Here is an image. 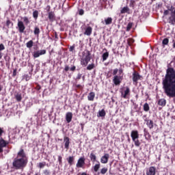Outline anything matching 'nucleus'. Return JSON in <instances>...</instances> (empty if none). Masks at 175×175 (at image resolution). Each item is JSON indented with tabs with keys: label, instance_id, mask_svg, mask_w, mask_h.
<instances>
[{
	"label": "nucleus",
	"instance_id": "20e7f679",
	"mask_svg": "<svg viewBox=\"0 0 175 175\" xmlns=\"http://www.w3.org/2000/svg\"><path fill=\"white\" fill-rule=\"evenodd\" d=\"M169 12H171L170 16L168 18V23L171 25H175V8L172 6L170 9L164 11V16H167Z\"/></svg>",
	"mask_w": 175,
	"mask_h": 175
},
{
	"label": "nucleus",
	"instance_id": "aec40b11",
	"mask_svg": "<svg viewBox=\"0 0 175 175\" xmlns=\"http://www.w3.org/2000/svg\"><path fill=\"white\" fill-rule=\"evenodd\" d=\"M88 100H94L95 99V93L94 92H90L88 96Z\"/></svg>",
	"mask_w": 175,
	"mask_h": 175
},
{
	"label": "nucleus",
	"instance_id": "cd10ccee",
	"mask_svg": "<svg viewBox=\"0 0 175 175\" xmlns=\"http://www.w3.org/2000/svg\"><path fill=\"white\" fill-rule=\"evenodd\" d=\"M15 98L17 100V102H21V99H23V97L21 96V94L17 93L15 95Z\"/></svg>",
	"mask_w": 175,
	"mask_h": 175
},
{
	"label": "nucleus",
	"instance_id": "a19ab883",
	"mask_svg": "<svg viewBox=\"0 0 175 175\" xmlns=\"http://www.w3.org/2000/svg\"><path fill=\"white\" fill-rule=\"evenodd\" d=\"M23 21L27 25L29 24V20L28 19V17H27V16L23 17Z\"/></svg>",
	"mask_w": 175,
	"mask_h": 175
},
{
	"label": "nucleus",
	"instance_id": "0e129e2a",
	"mask_svg": "<svg viewBox=\"0 0 175 175\" xmlns=\"http://www.w3.org/2000/svg\"><path fill=\"white\" fill-rule=\"evenodd\" d=\"M2 88H3V87H2V85H0V92L1 91H2Z\"/></svg>",
	"mask_w": 175,
	"mask_h": 175
},
{
	"label": "nucleus",
	"instance_id": "c85d7f7f",
	"mask_svg": "<svg viewBox=\"0 0 175 175\" xmlns=\"http://www.w3.org/2000/svg\"><path fill=\"white\" fill-rule=\"evenodd\" d=\"M27 49H31L33 46V41L30 40L26 43Z\"/></svg>",
	"mask_w": 175,
	"mask_h": 175
},
{
	"label": "nucleus",
	"instance_id": "6e6d98bb",
	"mask_svg": "<svg viewBox=\"0 0 175 175\" xmlns=\"http://www.w3.org/2000/svg\"><path fill=\"white\" fill-rule=\"evenodd\" d=\"M172 42H173L172 47H173V49H175V40H173Z\"/></svg>",
	"mask_w": 175,
	"mask_h": 175
},
{
	"label": "nucleus",
	"instance_id": "e433bc0d",
	"mask_svg": "<svg viewBox=\"0 0 175 175\" xmlns=\"http://www.w3.org/2000/svg\"><path fill=\"white\" fill-rule=\"evenodd\" d=\"M39 16V12H38V10H36L33 12V18H38V16Z\"/></svg>",
	"mask_w": 175,
	"mask_h": 175
},
{
	"label": "nucleus",
	"instance_id": "2f4dec72",
	"mask_svg": "<svg viewBox=\"0 0 175 175\" xmlns=\"http://www.w3.org/2000/svg\"><path fill=\"white\" fill-rule=\"evenodd\" d=\"M100 168V163H98V164H96L94 167H93V169L94 170V172H98V170H99V169Z\"/></svg>",
	"mask_w": 175,
	"mask_h": 175
},
{
	"label": "nucleus",
	"instance_id": "e2e57ef3",
	"mask_svg": "<svg viewBox=\"0 0 175 175\" xmlns=\"http://www.w3.org/2000/svg\"><path fill=\"white\" fill-rule=\"evenodd\" d=\"M0 59H2V53L0 52Z\"/></svg>",
	"mask_w": 175,
	"mask_h": 175
},
{
	"label": "nucleus",
	"instance_id": "9d476101",
	"mask_svg": "<svg viewBox=\"0 0 175 175\" xmlns=\"http://www.w3.org/2000/svg\"><path fill=\"white\" fill-rule=\"evenodd\" d=\"M113 83L115 85H120V84H121V76L115 75L113 79Z\"/></svg>",
	"mask_w": 175,
	"mask_h": 175
},
{
	"label": "nucleus",
	"instance_id": "680f3d73",
	"mask_svg": "<svg viewBox=\"0 0 175 175\" xmlns=\"http://www.w3.org/2000/svg\"><path fill=\"white\" fill-rule=\"evenodd\" d=\"M119 73H120V75H121V73H122V69L119 70Z\"/></svg>",
	"mask_w": 175,
	"mask_h": 175
},
{
	"label": "nucleus",
	"instance_id": "69168bd1",
	"mask_svg": "<svg viewBox=\"0 0 175 175\" xmlns=\"http://www.w3.org/2000/svg\"><path fill=\"white\" fill-rule=\"evenodd\" d=\"M81 175H87L85 172H83Z\"/></svg>",
	"mask_w": 175,
	"mask_h": 175
},
{
	"label": "nucleus",
	"instance_id": "6ab92c4d",
	"mask_svg": "<svg viewBox=\"0 0 175 175\" xmlns=\"http://www.w3.org/2000/svg\"><path fill=\"white\" fill-rule=\"evenodd\" d=\"M157 105L159 106H166V100L165 98H161L158 100Z\"/></svg>",
	"mask_w": 175,
	"mask_h": 175
},
{
	"label": "nucleus",
	"instance_id": "774afa93",
	"mask_svg": "<svg viewBox=\"0 0 175 175\" xmlns=\"http://www.w3.org/2000/svg\"><path fill=\"white\" fill-rule=\"evenodd\" d=\"M10 3H12V0H8Z\"/></svg>",
	"mask_w": 175,
	"mask_h": 175
},
{
	"label": "nucleus",
	"instance_id": "13d9d810",
	"mask_svg": "<svg viewBox=\"0 0 175 175\" xmlns=\"http://www.w3.org/2000/svg\"><path fill=\"white\" fill-rule=\"evenodd\" d=\"M81 130L83 131V129H84V124H83V123H81Z\"/></svg>",
	"mask_w": 175,
	"mask_h": 175
},
{
	"label": "nucleus",
	"instance_id": "4468645a",
	"mask_svg": "<svg viewBox=\"0 0 175 175\" xmlns=\"http://www.w3.org/2000/svg\"><path fill=\"white\" fill-rule=\"evenodd\" d=\"M131 137L132 140H135V139H139V132L137 131H132Z\"/></svg>",
	"mask_w": 175,
	"mask_h": 175
},
{
	"label": "nucleus",
	"instance_id": "0eeeda50",
	"mask_svg": "<svg viewBox=\"0 0 175 175\" xmlns=\"http://www.w3.org/2000/svg\"><path fill=\"white\" fill-rule=\"evenodd\" d=\"M142 76L139 75V72L134 71L133 73V83H135V84H137V81L140 80Z\"/></svg>",
	"mask_w": 175,
	"mask_h": 175
},
{
	"label": "nucleus",
	"instance_id": "423d86ee",
	"mask_svg": "<svg viewBox=\"0 0 175 175\" xmlns=\"http://www.w3.org/2000/svg\"><path fill=\"white\" fill-rule=\"evenodd\" d=\"M84 165H85V158H79L76 165L77 167H83Z\"/></svg>",
	"mask_w": 175,
	"mask_h": 175
},
{
	"label": "nucleus",
	"instance_id": "052dcab7",
	"mask_svg": "<svg viewBox=\"0 0 175 175\" xmlns=\"http://www.w3.org/2000/svg\"><path fill=\"white\" fill-rule=\"evenodd\" d=\"M40 88H41V87H40V85H38V86H37L36 90H37L38 91H39V90H40Z\"/></svg>",
	"mask_w": 175,
	"mask_h": 175
},
{
	"label": "nucleus",
	"instance_id": "ea45409f",
	"mask_svg": "<svg viewBox=\"0 0 175 175\" xmlns=\"http://www.w3.org/2000/svg\"><path fill=\"white\" fill-rule=\"evenodd\" d=\"M100 173L101 174H106V173H107V168L106 167L102 168L100 170Z\"/></svg>",
	"mask_w": 175,
	"mask_h": 175
},
{
	"label": "nucleus",
	"instance_id": "58836bf2",
	"mask_svg": "<svg viewBox=\"0 0 175 175\" xmlns=\"http://www.w3.org/2000/svg\"><path fill=\"white\" fill-rule=\"evenodd\" d=\"M133 25V24L132 23H129L128 25H127V27H126V31H131V29L132 28V26Z\"/></svg>",
	"mask_w": 175,
	"mask_h": 175
},
{
	"label": "nucleus",
	"instance_id": "c9c22d12",
	"mask_svg": "<svg viewBox=\"0 0 175 175\" xmlns=\"http://www.w3.org/2000/svg\"><path fill=\"white\" fill-rule=\"evenodd\" d=\"M33 33L34 35H39V33H40V29H39V27H35Z\"/></svg>",
	"mask_w": 175,
	"mask_h": 175
},
{
	"label": "nucleus",
	"instance_id": "c03bdc74",
	"mask_svg": "<svg viewBox=\"0 0 175 175\" xmlns=\"http://www.w3.org/2000/svg\"><path fill=\"white\" fill-rule=\"evenodd\" d=\"M17 75V69H14V71H13V74H12V76L13 77H16Z\"/></svg>",
	"mask_w": 175,
	"mask_h": 175
},
{
	"label": "nucleus",
	"instance_id": "473e14b6",
	"mask_svg": "<svg viewBox=\"0 0 175 175\" xmlns=\"http://www.w3.org/2000/svg\"><path fill=\"white\" fill-rule=\"evenodd\" d=\"M133 142H134L135 143V146H136V147H140V141H139V139H135V140H133Z\"/></svg>",
	"mask_w": 175,
	"mask_h": 175
},
{
	"label": "nucleus",
	"instance_id": "39448f33",
	"mask_svg": "<svg viewBox=\"0 0 175 175\" xmlns=\"http://www.w3.org/2000/svg\"><path fill=\"white\" fill-rule=\"evenodd\" d=\"M46 54V50L42 49L37 51L33 52V57L34 58H38V57H40V55H44Z\"/></svg>",
	"mask_w": 175,
	"mask_h": 175
},
{
	"label": "nucleus",
	"instance_id": "5fc2aeb1",
	"mask_svg": "<svg viewBox=\"0 0 175 175\" xmlns=\"http://www.w3.org/2000/svg\"><path fill=\"white\" fill-rule=\"evenodd\" d=\"M64 70H65L66 72H68V70H69V67H68V66H65V68H64Z\"/></svg>",
	"mask_w": 175,
	"mask_h": 175
},
{
	"label": "nucleus",
	"instance_id": "f704fd0d",
	"mask_svg": "<svg viewBox=\"0 0 175 175\" xmlns=\"http://www.w3.org/2000/svg\"><path fill=\"white\" fill-rule=\"evenodd\" d=\"M94 68H95V64H89L87 66V70H92V69H94Z\"/></svg>",
	"mask_w": 175,
	"mask_h": 175
},
{
	"label": "nucleus",
	"instance_id": "f03ea898",
	"mask_svg": "<svg viewBox=\"0 0 175 175\" xmlns=\"http://www.w3.org/2000/svg\"><path fill=\"white\" fill-rule=\"evenodd\" d=\"M28 163V157L24 151V149H21L18 152L17 156L12 162V166L16 170L24 169Z\"/></svg>",
	"mask_w": 175,
	"mask_h": 175
},
{
	"label": "nucleus",
	"instance_id": "5701e85b",
	"mask_svg": "<svg viewBox=\"0 0 175 175\" xmlns=\"http://www.w3.org/2000/svg\"><path fill=\"white\" fill-rule=\"evenodd\" d=\"M105 23L106 25H110V24L113 23V18H111V17H108L107 18L105 19Z\"/></svg>",
	"mask_w": 175,
	"mask_h": 175
},
{
	"label": "nucleus",
	"instance_id": "7ed1b4c3",
	"mask_svg": "<svg viewBox=\"0 0 175 175\" xmlns=\"http://www.w3.org/2000/svg\"><path fill=\"white\" fill-rule=\"evenodd\" d=\"M91 61V53L88 50L82 52V58L81 59V64L82 66H87L88 62Z\"/></svg>",
	"mask_w": 175,
	"mask_h": 175
},
{
	"label": "nucleus",
	"instance_id": "4d7b16f0",
	"mask_svg": "<svg viewBox=\"0 0 175 175\" xmlns=\"http://www.w3.org/2000/svg\"><path fill=\"white\" fill-rule=\"evenodd\" d=\"M3 152V148L2 146H0V153Z\"/></svg>",
	"mask_w": 175,
	"mask_h": 175
},
{
	"label": "nucleus",
	"instance_id": "ddd939ff",
	"mask_svg": "<svg viewBox=\"0 0 175 175\" xmlns=\"http://www.w3.org/2000/svg\"><path fill=\"white\" fill-rule=\"evenodd\" d=\"M145 122H146V125L149 129H152V128H154V122L152 120L145 119Z\"/></svg>",
	"mask_w": 175,
	"mask_h": 175
},
{
	"label": "nucleus",
	"instance_id": "b1692460",
	"mask_svg": "<svg viewBox=\"0 0 175 175\" xmlns=\"http://www.w3.org/2000/svg\"><path fill=\"white\" fill-rule=\"evenodd\" d=\"M144 135L146 139H150V137H151V135H150V133H148V131L146 130V129H144Z\"/></svg>",
	"mask_w": 175,
	"mask_h": 175
},
{
	"label": "nucleus",
	"instance_id": "4c0bfd02",
	"mask_svg": "<svg viewBox=\"0 0 175 175\" xmlns=\"http://www.w3.org/2000/svg\"><path fill=\"white\" fill-rule=\"evenodd\" d=\"M45 166L46 162L39 163L38 164V167H40V169H43V167H44Z\"/></svg>",
	"mask_w": 175,
	"mask_h": 175
},
{
	"label": "nucleus",
	"instance_id": "a18cd8bd",
	"mask_svg": "<svg viewBox=\"0 0 175 175\" xmlns=\"http://www.w3.org/2000/svg\"><path fill=\"white\" fill-rule=\"evenodd\" d=\"M117 73H118V69L116 68L113 70V76H116V75H117Z\"/></svg>",
	"mask_w": 175,
	"mask_h": 175
},
{
	"label": "nucleus",
	"instance_id": "bf43d9fd",
	"mask_svg": "<svg viewBox=\"0 0 175 175\" xmlns=\"http://www.w3.org/2000/svg\"><path fill=\"white\" fill-rule=\"evenodd\" d=\"M46 9H47V12H50V5H48L46 7Z\"/></svg>",
	"mask_w": 175,
	"mask_h": 175
},
{
	"label": "nucleus",
	"instance_id": "bb28decb",
	"mask_svg": "<svg viewBox=\"0 0 175 175\" xmlns=\"http://www.w3.org/2000/svg\"><path fill=\"white\" fill-rule=\"evenodd\" d=\"M6 141H5L3 138H0V147H5L7 146Z\"/></svg>",
	"mask_w": 175,
	"mask_h": 175
},
{
	"label": "nucleus",
	"instance_id": "2eb2a0df",
	"mask_svg": "<svg viewBox=\"0 0 175 175\" xmlns=\"http://www.w3.org/2000/svg\"><path fill=\"white\" fill-rule=\"evenodd\" d=\"M73 117V114L71 112H68L66 114V120L69 124L72 121V118Z\"/></svg>",
	"mask_w": 175,
	"mask_h": 175
},
{
	"label": "nucleus",
	"instance_id": "f3484780",
	"mask_svg": "<svg viewBox=\"0 0 175 175\" xmlns=\"http://www.w3.org/2000/svg\"><path fill=\"white\" fill-rule=\"evenodd\" d=\"M130 9L129 8L128 6L124 7L121 10H120V14H124V13H127L128 14H130Z\"/></svg>",
	"mask_w": 175,
	"mask_h": 175
},
{
	"label": "nucleus",
	"instance_id": "864d4df0",
	"mask_svg": "<svg viewBox=\"0 0 175 175\" xmlns=\"http://www.w3.org/2000/svg\"><path fill=\"white\" fill-rule=\"evenodd\" d=\"M79 14H80V16H83V14H84V10H79Z\"/></svg>",
	"mask_w": 175,
	"mask_h": 175
},
{
	"label": "nucleus",
	"instance_id": "f257e3e1",
	"mask_svg": "<svg viewBox=\"0 0 175 175\" xmlns=\"http://www.w3.org/2000/svg\"><path fill=\"white\" fill-rule=\"evenodd\" d=\"M164 94L168 98H175V69L168 67L162 81Z\"/></svg>",
	"mask_w": 175,
	"mask_h": 175
},
{
	"label": "nucleus",
	"instance_id": "c756f323",
	"mask_svg": "<svg viewBox=\"0 0 175 175\" xmlns=\"http://www.w3.org/2000/svg\"><path fill=\"white\" fill-rule=\"evenodd\" d=\"M109 58V52H105L103 54V61H106Z\"/></svg>",
	"mask_w": 175,
	"mask_h": 175
},
{
	"label": "nucleus",
	"instance_id": "412c9836",
	"mask_svg": "<svg viewBox=\"0 0 175 175\" xmlns=\"http://www.w3.org/2000/svg\"><path fill=\"white\" fill-rule=\"evenodd\" d=\"M68 163L70 166L73 165V162H75V157L73 156H70L67 159Z\"/></svg>",
	"mask_w": 175,
	"mask_h": 175
},
{
	"label": "nucleus",
	"instance_id": "6e6552de",
	"mask_svg": "<svg viewBox=\"0 0 175 175\" xmlns=\"http://www.w3.org/2000/svg\"><path fill=\"white\" fill-rule=\"evenodd\" d=\"M18 31L21 33H23L24 31L25 30V25H24V23L21 21H18Z\"/></svg>",
	"mask_w": 175,
	"mask_h": 175
},
{
	"label": "nucleus",
	"instance_id": "9b49d317",
	"mask_svg": "<svg viewBox=\"0 0 175 175\" xmlns=\"http://www.w3.org/2000/svg\"><path fill=\"white\" fill-rule=\"evenodd\" d=\"M109 158H110V154L105 153L100 159L101 163H107Z\"/></svg>",
	"mask_w": 175,
	"mask_h": 175
},
{
	"label": "nucleus",
	"instance_id": "3c124183",
	"mask_svg": "<svg viewBox=\"0 0 175 175\" xmlns=\"http://www.w3.org/2000/svg\"><path fill=\"white\" fill-rule=\"evenodd\" d=\"M70 70H71L72 72H75V70H76V66H73L70 68Z\"/></svg>",
	"mask_w": 175,
	"mask_h": 175
},
{
	"label": "nucleus",
	"instance_id": "1a4fd4ad",
	"mask_svg": "<svg viewBox=\"0 0 175 175\" xmlns=\"http://www.w3.org/2000/svg\"><path fill=\"white\" fill-rule=\"evenodd\" d=\"M157 173V168L154 166L150 167L146 171V175H155Z\"/></svg>",
	"mask_w": 175,
	"mask_h": 175
},
{
	"label": "nucleus",
	"instance_id": "de8ad7c7",
	"mask_svg": "<svg viewBox=\"0 0 175 175\" xmlns=\"http://www.w3.org/2000/svg\"><path fill=\"white\" fill-rule=\"evenodd\" d=\"M58 161L59 164L62 163V157L58 156Z\"/></svg>",
	"mask_w": 175,
	"mask_h": 175
},
{
	"label": "nucleus",
	"instance_id": "603ef678",
	"mask_svg": "<svg viewBox=\"0 0 175 175\" xmlns=\"http://www.w3.org/2000/svg\"><path fill=\"white\" fill-rule=\"evenodd\" d=\"M73 50H75V45L71 46L69 49L70 51H73Z\"/></svg>",
	"mask_w": 175,
	"mask_h": 175
},
{
	"label": "nucleus",
	"instance_id": "a211bd4d",
	"mask_svg": "<svg viewBox=\"0 0 175 175\" xmlns=\"http://www.w3.org/2000/svg\"><path fill=\"white\" fill-rule=\"evenodd\" d=\"M92 33V27H88L84 32V35H87L88 36H90Z\"/></svg>",
	"mask_w": 175,
	"mask_h": 175
},
{
	"label": "nucleus",
	"instance_id": "f8f14e48",
	"mask_svg": "<svg viewBox=\"0 0 175 175\" xmlns=\"http://www.w3.org/2000/svg\"><path fill=\"white\" fill-rule=\"evenodd\" d=\"M64 147L66 150H69V144H70V139L68 137H64Z\"/></svg>",
	"mask_w": 175,
	"mask_h": 175
},
{
	"label": "nucleus",
	"instance_id": "37998d69",
	"mask_svg": "<svg viewBox=\"0 0 175 175\" xmlns=\"http://www.w3.org/2000/svg\"><path fill=\"white\" fill-rule=\"evenodd\" d=\"M2 50H5V45L0 44V51H2Z\"/></svg>",
	"mask_w": 175,
	"mask_h": 175
},
{
	"label": "nucleus",
	"instance_id": "49530a36",
	"mask_svg": "<svg viewBox=\"0 0 175 175\" xmlns=\"http://www.w3.org/2000/svg\"><path fill=\"white\" fill-rule=\"evenodd\" d=\"M5 24H6V26L8 27V28H9V25H10V24H12V21H10V20H8Z\"/></svg>",
	"mask_w": 175,
	"mask_h": 175
},
{
	"label": "nucleus",
	"instance_id": "a878e982",
	"mask_svg": "<svg viewBox=\"0 0 175 175\" xmlns=\"http://www.w3.org/2000/svg\"><path fill=\"white\" fill-rule=\"evenodd\" d=\"M131 92V90L129 88L126 87V90L124 91V94L123 95V98L125 99L126 98L127 95H129V93Z\"/></svg>",
	"mask_w": 175,
	"mask_h": 175
},
{
	"label": "nucleus",
	"instance_id": "338daca9",
	"mask_svg": "<svg viewBox=\"0 0 175 175\" xmlns=\"http://www.w3.org/2000/svg\"><path fill=\"white\" fill-rule=\"evenodd\" d=\"M35 175H40L39 173H36Z\"/></svg>",
	"mask_w": 175,
	"mask_h": 175
},
{
	"label": "nucleus",
	"instance_id": "4be33fe9",
	"mask_svg": "<svg viewBox=\"0 0 175 175\" xmlns=\"http://www.w3.org/2000/svg\"><path fill=\"white\" fill-rule=\"evenodd\" d=\"M105 116H106V111H105V109H101L100 111H98V117H105Z\"/></svg>",
	"mask_w": 175,
	"mask_h": 175
},
{
	"label": "nucleus",
	"instance_id": "09e8293b",
	"mask_svg": "<svg viewBox=\"0 0 175 175\" xmlns=\"http://www.w3.org/2000/svg\"><path fill=\"white\" fill-rule=\"evenodd\" d=\"M2 135H3V129L0 128V139L2 137Z\"/></svg>",
	"mask_w": 175,
	"mask_h": 175
},
{
	"label": "nucleus",
	"instance_id": "79ce46f5",
	"mask_svg": "<svg viewBox=\"0 0 175 175\" xmlns=\"http://www.w3.org/2000/svg\"><path fill=\"white\" fill-rule=\"evenodd\" d=\"M43 174H44V175H50V174H51L50 170H44L43 171Z\"/></svg>",
	"mask_w": 175,
	"mask_h": 175
},
{
	"label": "nucleus",
	"instance_id": "dca6fc26",
	"mask_svg": "<svg viewBox=\"0 0 175 175\" xmlns=\"http://www.w3.org/2000/svg\"><path fill=\"white\" fill-rule=\"evenodd\" d=\"M49 14V21H51V23H53V21H54L55 20V14H54V12H49L48 13Z\"/></svg>",
	"mask_w": 175,
	"mask_h": 175
},
{
	"label": "nucleus",
	"instance_id": "393cba45",
	"mask_svg": "<svg viewBox=\"0 0 175 175\" xmlns=\"http://www.w3.org/2000/svg\"><path fill=\"white\" fill-rule=\"evenodd\" d=\"M163 47L169 44V38H164L162 41Z\"/></svg>",
	"mask_w": 175,
	"mask_h": 175
},
{
	"label": "nucleus",
	"instance_id": "8fccbe9b",
	"mask_svg": "<svg viewBox=\"0 0 175 175\" xmlns=\"http://www.w3.org/2000/svg\"><path fill=\"white\" fill-rule=\"evenodd\" d=\"M81 76H82V75L79 73L77 77V80H80V79H81Z\"/></svg>",
	"mask_w": 175,
	"mask_h": 175
},
{
	"label": "nucleus",
	"instance_id": "72a5a7b5",
	"mask_svg": "<svg viewBox=\"0 0 175 175\" xmlns=\"http://www.w3.org/2000/svg\"><path fill=\"white\" fill-rule=\"evenodd\" d=\"M144 111H148L150 110V105H148V103H145L144 105Z\"/></svg>",
	"mask_w": 175,
	"mask_h": 175
},
{
	"label": "nucleus",
	"instance_id": "7c9ffc66",
	"mask_svg": "<svg viewBox=\"0 0 175 175\" xmlns=\"http://www.w3.org/2000/svg\"><path fill=\"white\" fill-rule=\"evenodd\" d=\"M90 158L93 162H95V161H96V156L94 153L90 154Z\"/></svg>",
	"mask_w": 175,
	"mask_h": 175
}]
</instances>
